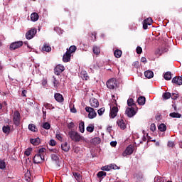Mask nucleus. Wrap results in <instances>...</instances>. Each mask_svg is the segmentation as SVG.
Wrapping results in <instances>:
<instances>
[{
  "instance_id": "f257e3e1",
  "label": "nucleus",
  "mask_w": 182,
  "mask_h": 182,
  "mask_svg": "<svg viewBox=\"0 0 182 182\" xmlns=\"http://www.w3.org/2000/svg\"><path fill=\"white\" fill-rule=\"evenodd\" d=\"M68 136L73 141H75V143H79V141H86V138L83 136H81L77 133V132L75 131H70L68 132Z\"/></svg>"
},
{
  "instance_id": "f03ea898",
  "label": "nucleus",
  "mask_w": 182,
  "mask_h": 182,
  "mask_svg": "<svg viewBox=\"0 0 182 182\" xmlns=\"http://www.w3.org/2000/svg\"><path fill=\"white\" fill-rule=\"evenodd\" d=\"M13 122L15 126H19V124H21V114L19 112H14L13 115Z\"/></svg>"
},
{
  "instance_id": "7ed1b4c3",
  "label": "nucleus",
  "mask_w": 182,
  "mask_h": 182,
  "mask_svg": "<svg viewBox=\"0 0 182 182\" xmlns=\"http://www.w3.org/2000/svg\"><path fill=\"white\" fill-rule=\"evenodd\" d=\"M33 160L34 164H41V163H43V161H45V156L39 154H36L34 156Z\"/></svg>"
},
{
  "instance_id": "20e7f679",
  "label": "nucleus",
  "mask_w": 182,
  "mask_h": 182,
  "mask_svg": "<svg viewBox=\"0 0 182 182\" xmlns=\"http://www.w3.org/2000/svg\"><path fill=\"white\" fill-rule=\"evenodd\" d=\"M86 112H87L89 119H95L97 116V113L95 112V109L90 107H85Z\"/></svg>"
},
{
  "instance_id": "39448f33",
  "label": "nucleus",
  "mask_w": 182,
  "mask_h": 182,
  "mask_svg": "<svg viewBox=\"0 0 182 182\" xmlns=\"http://www.w3.org/2000/svg\"><path fill=\"white\" fill-rule=\"evenodd\" d=\"M23 46V41H16V42L12 43L10 45V50H15L16 49H18V48H21Z\"/></svg>"
},
{
  "instance_id": "423d86ee",
  "label": "nucleus",
  "mask_w": 182,
  "mask_h": 182,
  "mask_svg": "<svg viewBox=\"0 0 182 182\" xmlns=\"http://www.w3.org/2000/svg\"><path fill=\"white\" fill-rule=\"evenodd\" d=\"M134 151V146L133 145H129L125 151L123 152L122 155L126 157V156H130V154H133Z\"/></svg>"
},
{
  "instance_id": "0eeeda50",
  "label": "nucleus",
  "mask_w": 182,
  "mask_h": 182,
  "mask_svg": "<svg viewBox=\"0 0 182 182\" xmlns=\"http://www.w3.org/2000/svg\"><path fill=\"white\" fill-rule=\"evenodd\" d=\"M37 30L36 28H31L26 33V38L28 41L32 39L35 35H36Z\"/></svg>"
},
{
  "instance_id": "6e6552de",
  "label": "nucleus",
  "mask_w": 182,
  "mask_h": 182,
  "mask_svg": "<svg viewBox=\"0 0 182 182\" xmlns=\"http://www.w3.org/2000/svg\"><path fill=\"white\" fill-rule=\"evenodd\" d=\"M65 70V66L62 65H58L55 68H54V73L55 75H57V76H59Z\"/></svg>"
},
{
  "instance_id": "1a4fd4ad",
  "label": "nucleus",
  "mask_w": 182,
  "mask_h": 182,
  "mask_svg": "<svg viewBox=\"0 0 182 182\" xmlns=\"http://www.w3.org/2000/svg\"><path fill=\"white\" fill-rule=\"evenodd\" d=\"M126 114L128 117H133L136 114V110H134V107H128L126 109Z\"/></svg>"
},
{
  "instance_id": "9d476101",
  "label": "nucleus",
  "mask_w": 182,
  "mask_h": 182,
  "mask_svg": "<svg viewBox=\"0 0 182 182\" xmlns=\"http://www.w3.org/2000/svg\"><path fill=\"white\" fill-rule=\"evenodd\" d=\"M119 112V108L117 107H113L109 112V116L112 119H114L117 116V112Z\"/></svg>"
},
{
  "instance_id": "9b49d317",
  "label": "nucleus",
  "mask_w": 182,
  "mask_h": 182,
  "mask_svg": "<svg viewBox=\"0 0 182 182\" xmlns=\"http://www.w3.org/2000/svg\"><path fill=\"white\" fill-rule=\"evenodd\" d=\"M107 87L108 89H114L116 87V80L110 79L107 82Z\"/></svg>"
},
{
  "instance_id": "f8f14e48",
  "label": "nucleus",
  "mask_w": 182,
  "mask_h": 182,
  "mask_svg": "<svg viewBox=\"0 0 182 182\" xmlns=\"http://www.w3.org/2000/svg\"><path fill=\"white\" fill-rule=\"evenodd\" d=\"M54 99H55L56 102L58 103H63L65 101V98H63V95L60 93H55L54 95Z\"/></svg>"
},
{
  "instance_id": "ddd939ff",
  "label": "nucleus",
  "mask_w": 182,
  "mask_h": 182,
  "mask_svg": "<svg viewBox=\"0 0 182 182\" xmlns=\"http://www.w3.org/2000/svg\"><path fill=\"white\" fill-rule=\"evenodd\" d=\"M90 104L91 107H99V100H97V99L95 98V97H92L90 100Z\"/></svg>"
},
{
  "instance_id": "4468645a",
  "label": "nucleus",
  "mask_w": 182,
  "mask_h": 182,
  "mask_svg": "<svg viewBox=\"0 0 182 182\" xmlns=\"http://www.w3.org/2000/svg\"><path fill=\"white\" fill-rule=\"evenodd\" d=\"M72 56V54L69 51H67L63 56V60L65 62V63L68 62H70V58Z\"/></svg>"
},
{
  "instance_id": "2eb2a0df",
  "label": "nucleus",
  "mask_w": 182,
  "mask_h": 182,
  "mask_svg": "<svg viewBox=\"0 0 182 182\" xmlns=\"http://www.w3.org/2000/svg\"><path fill=\"white\" fill-rule=\"evenodd\" d=\"M172 83H173L174 85H178V86H181L182 77H174L172 79Z\"/></svg>"
},
{
  "instance_id": "dca6fc26",
  "label": "nucleus",
  "mask_w": 182,
  "mask_h": 182,
  "mask_svg": "<svg viewBox=\"0 0 182 182\" xmlns=\"http://www.w3.org/2000/svg\"><path fill=\"white\" fill-rule=\"evenodd\" d=\"M51 50H52V48L50 47L49 43H44L41 48V52H50Z\"/></svg>"
},
{
  "instance_id": "f3484780",
  "label": "nucleus",
  "mask_w": 182,
  "mask_h": 182,
  "mask_svg": "<svg viewBox=\"0 0 182 182\" xmlns=\"http://www.w3.org/2000/svg\"><path fill=\"white\" fill-rule=\"evenodd\" d=\"M117 124H118L119 127H120L122 130H124V129H126V124L124 123V120H123V119H118L117 121Z\"/></svg>"
},
{
  "instance_id": "a211bd4d",
  "label": "nucleus",
  "mask_w": 182,
  "mask_h": 182,
  "mask_svg": "<svg viewBox=\"0 0 182 182\" xmlns=\"http://www.w3.org/2000/svg\"><path fill=\"white\" fill-rule=\"evenodd\" d=\"M54 164V167L55 168L59 171V170L62 169V161H60V159L57 161H54L53 162Z\"/></svg>"
},
{
  "instance_id": "6ab92c4d",
  "label": "nucleus",
  "mask_w": 182,
  "mask_h": 182,
  "mask_svg": "<svg viewBox=\"0 0 182 182\" xmlns=\"http://www.w3.org/2000/svg\"><path fill=\"white\" fill-rule=\"evenodd\" d=\"M30 143H31V144L33 146H39V144H41V139L38 137L36 139H31L30 140Z\"/></svg>"
},
{
  "instance_id": "aec40b11",
  "label": "nucleus",
  "mask_w": 182,
  "mask_h": 182,
  "mask_svg": "<svg viewBox=\"0 0 182 182\" xmlns=\"http://www.w3.org/2000/svg\"><path fill=\"white\" fill-rule=\"evenodd\" d=\"M144 76L147 79H151L154 76V73L151 70H147L144 72Z\"/></svg>"
},
{
  "instance_id": "412c9836",
  "label": "nucleus",
  "mask_w": 182,
  "mask_h": 182,
  "mask_svg": "<svg viewBox=\"0 0 182 182\" xmlns=\"http://www.w3.org/2000/svg\"><path fill=\"white\" fill-rule=\"evenodd\" d=\"M137 102L140 106H143L146 104V97L140 96L137 100Z\"/></svg>"
},
{
  "instance_id": "4be33fe9",
  "label": "nucleus",
  "mask_w": 182,
  "mask_h": 182,
  "mask_svg": "<svg viewBox=\"0 0 182 182\" xmlns=\"http://www.w3.org/2000/svg\"><path fill=\"white\" fill-rule=\"evenodd\" d=\"M38 19H39V14H38V13H36V12L32 13L31 15V20L33 22H36V21H38Z\"/></svg>"
},
{
  "instance_id": "5701e85b",
  "label": "nucleus",
  "mask_w": 182,
  "mask_h": 182,
  "mask_svg": "<svg viewBox=\"0 0 182 182\" xmlns=\"http://www.w3.org/2000/svg\"><path fill=\"white\" fill-rule=\"evenodd\" d=\"M2 132L5 134H9L11 133V127H9V125L4 126L2 127Z\"/></svg>"
},
{
  "instance_id": "b1692460",
  "label": "nucleus",
  "mask_w": 182,
  "mask_h": 182,
  "mask_svg": "<svg viewBox=\"0 0 182 182\" xmlns=\"http://www.w3.org/2000/svg\"><path fill=\"white\" fill-rule=\"evenodd\" d=\"M61 149H62V150H63V151L67 152V151H69V150L70 149V146H69L68 142H65V143L61 144Z\"/></svg>"
},
{
  "instance_id": "393cba45",
  "label": "nucleus",
  "mask_w": 182,
  "mask_h": 182,
  "mask_svg": "<svg viewBox=\"0 0 182 182\" xmlns=\"http://www.w3.org/2000/svg\"><path fill=\"white\" fill-rule=\"evenodd\" d=\"M73 176L77 181H80V180H82V175L79 173V172H73Z\"/></svg>"
},
{
  "instance_id": "a878e982",
  "label": "nucleus",
  "mask_w": 182,
  "mask_h": 182,
  "mask_svg": "<svg viewBox=\"0 0 182 182\" xmlns=\"http://www.w3.org/2000/svg\"><path fill=\"white\" fill-rule=\"evenodd\" d=\"M165 80H171V72L168 71L164 75Z\"/></svg>"
},
{
  "instance_id": "bb28decb",
  "label": "nucleus",
  "mask_w": 182,
  "mask_h": 182,
  "mask_svg": "<svg viewBox=\"0 0 182 182\" xmlns=\"http://www.w3.org/2000/svg\"><path fill=\"white\" fill-rule=\"evenodd\" d=\"M28 129L31 130V132H34V133L38 132V128H36V126L33 124H30L28 125Z\"/></svg>"
},
{
  "instance_id": "cd10ccee",
  "label": "nucleus",
  "mask_w": 182,
  "mask_h": 182,
  "mask_svg": "<svg viewBox=\"0 0 182 182\" xmlns=\"http://www.w3.org/2000/svg\"><path fill=\"white\" fill-rule=\"evenodd\" d=\"M46 153V149L45 148H41L37 151V154H40L41 156H43V157H45Z\"/></svg>"
},
{
  "instance_id": "c85d7f7f",
  "label": "nucleus",
  "mask_w": 182,
  "mask_h": 182,
  "mask_svg": "<svg viewBox=\"0 0 182 182\" xmlns=\"http://www.w3.org/2000/svg\"><path fill=\"white\" fill-rule=\"evenodd\" d=\"M127 105L129 107H135L136 104L134 103V100H133V98H129L127 100Z\"/></svg>"
},
{
  "instance_id": "c756f323",
  "label": "nucleus",
  "mask_w": 182,
  "mask_h": 182,
  "mask_svg": "<svg viewBox=\"0 0 182 182\" xmlns=\"http://www.w3.org/2000/svg\"><path fill=\"white\" fill-rule=\"evenodd\" d=\"M169 116L173 118L180 119V117H181V114L177 112H172L169 114Z\"/></svg>"
},
{
  "instance_id": "7c9ffc66",
  "label": "nucleus",
  "mask_w": 182,
  "mask_h": 182,
  "mask_svg": "<svg viewBox=\"0 0 182 182\" xmlns=\"http://www.w3.org/2000/svg\"><path fill=\"white\" fill-rule=\"evenodd\" d=\"M122 50L119 49L115 50V51L114 52V55L115 58H117L122 57Z\"/></svg>"
},
{
  "instance_id": "2f4dec72",
  "label": "nucleus",
  "mask_w": 182,
  "mask_h": 182,
  "mask_svg": "<svg viewBox=\"0 0 182 182\" xmlns=\"http://www.w3.org/2000/svg\"><path fill=\"white\" fill-rule=\"evenodd\" d=\"M79 130L81 133H85V122H80Z\"/></svg>"
},
{
  "instance_id": "473e14b6",
  "label": "nucleus",
  "mask_w": 182,
  "mask_h": 182,
  "mask_svg": "<svg viewBox=\"0 0 182 182\" xmlns=\"http://www.w3.org/2000/svg\"><path fill=\"white\" fill-rule=\"evenodd\" d=\"M76 49H77V48H76V46H71L67 50V52H69L70 55H72V53L76 52Z\"/></svg>"
},
{
  "instance_id": "72a5a7b5",
  "label": "nucleus",
  "mask_w": 182,
  "mask_h": 182,
  "mask_svg": "<svg viewBox=\"0 0 182 182\" xmlns=\"http://www.w3.org/2000/svg\"><path fill=\"white\" fill-rule=\"evenodd\" d=\"M24 177H25L26 181L27 182L31 181V171H27V172L24 175Z\"/></svg>"
},
{
  "instance_id": "f704fd0d",
  "label": "nucleus",
  "mask_w": 182,
  "mask_h": 182,
  "mask_svg": "<svg viewBox=\"0 0 182 182\" xmlns=\"http://www.w3.org/2000/svg\"><path fill=\"white\" fill-rule=\"evenodd\" d=\"M158 129L160 132H166L167 130V127L164 124H161L159 127Z\"/></svg>"
},
{
  "instance_id": "c9c22d12",
  "label": "nucleus",
  "mask_w": 182,
  "mask_h": 182,
  "mask_svg": "<svg viewBox=\"0 0 182 182\" xmlns=\"http://www.w3.org/2000/svg\"><path fill=\"white\" fill-rule=\"evenodd\" d=\"M162 97L164 100H167L171 97V93L170 92H165L163 94Z\"/></svg>"
},
{
  "instance_id": "e433bc0d",
  "label": "nucleus",
  "mask_w": 182,
  "mask_h": 182,
  "mask_svg": "<svg viewBox=\"0 0 182 182\" xmlns=\"http://www.w3.org/2000/svg\"><path fill=\"white\" fill-rule=\"evenodd\" d=\"M50 157H51V160H52L53 163L60 160L59 156L55 154H51Z\"/></svg>"
},
{
  "instance_id": "4c0bfd02",
  "label": "nucleus",
  "mask_w": 182,
  "mask_h": 182,
  "mask_svg": "<svg viewBox=\"0 0 182 182\" xmlns=\"http://www.w3.org/2000/svg\"><path fill=\"white\" fill-rule=\"evenodd\" d=\"M92 52L95 55H99L100 53V48L97 46H94L92 48Z\"/></svg>"
},
{
  "instance_id": "58836bf2",
  "label": "nucleus",
  "mask_w": 182,
  "mask_h": 182,
  "mask_svg": "<svg viewBox=\"0 0 182 182\" xmlns=\"http://www.w3.org/2000/svg\"><path fill=\"white\" fill-rule=\"evenodd\" d=\"M98 178H102V177H106V172L101 171H99L97 174Z\"/></svg>"
},
{
  "instance_id": "ea45409f",
  "label": "nucleus",
  "mask_w": 182,
  "mask_h": 182,
  "mask_svg": "<svg viewBox=\"0 0 182 182\" xmlns=\"http://www.w3.org/2000/svg\"><path fill=\"white\" fill-rule=\"evenodd\" d=\"M6 165L5 164V161L4 160H0V169L4 170V168H6Z\"/></svg>"
},
{
  "instance_id": "a19ab883",
  "label": "nucleus",
  "mask_w": 182,
  "mask_h": 182,
  "mask_svg": "<svg viewBox=\"0 0 182 182\" xmlns=\"http://www.w3.org/2000/svg\"><path fill=\"white\" fill-rule=\"evenodd\" d=\"M44 107L46 109H49L50 110H52V109H55V107H53V105H52V104H49V103L44 104Z\"/></svg>"
},
{
  "instance_id": "79ce46f5",
  "label": "nucleus",
  "mask_w": 182,
  "mask_h": 182,
  "mask_svg": "<svg viewBox=\"0 0 182 182\" xmlns=\"http://www.w3.org/2000/svg\"><path fill=\"white\" fill-rule=\"evenodd\" d=\"M145 23H147L148 25H151L153 23V19L151 18H147L144 21Z\"/></svg>"
},
{
  "instance_id": "37998d69",
  "label": "nucleus",
  "mask_w": 182,
  "mask_h": 182,
  "mask_svg": "<svg viewBox=\"0 0 182 182\" xmlns=\"http://www.w3.org/2000/svg\"><path fill=\"white\" fill-rule=\"evenodd\" d=\"M43 129H46V130H49L50 129V124L48 122H45L43 124Z\"/></svg>"
},
{
  "instance_id": "c03bdc74",
  "label": "nucleus",
  "mask_w": 182,
  "mask_h": 182,
  "mask_svg": "<svg viewBox=\"0 0 182 182\" xmlns=\"http://www.w3.org/2000/svg\"><path fill=\"white\" fill-rule=\"evenodd\" d=\"M31 153H32V148H28L25 151L24 154L25 156H31Z\"/></svg>"
},
{
  "instance_id": "a18cd8bd",
  "label": "nucleus",
  "mask_w": 182,
  "mask_h": 182,
  "mask_svg": "<svg viewBox=\"0 0 182 182\" xmlns=\"http://www.w3.org/2000/svg\"><path fill=\"white\" fill-rule=\"evenodd\" d=\"M93 142L95 143V144H100L101 139L99 137H95L92 139Z\"/></svg>"
},
{
  "instance_id": "49530a36",
  "label": "nucleus",
  "mask_w": 182,
  "mask_h": 182,
  "mask_svg": "<svg viewBox=\"0 0 182 182\" xmlns=\"http://www.w3.org/2000/svg\"><path fill=\"white\" fill-rule=\"evenodd\" d=\"M105 107L100 108V109L97 110V113L99 114V116H102V114H103V113H105Z\"/></svg>"
},
{
  "instance_id": "de8ad7c7",
  "label": "nucleus",
  "mask_w": 182,
  "mask_h": 182,
  "mask_svg": "<svg viewBox=\"0 0 182 182\" xmlns=\"http://www.w3.org/2000/svg\"><path fill=\"white\" fill-rule=\"evenodd\" d=\"M94 131H95V126L87 127V132H89L90 133H93Z\"/></svg>"
},
{
  "instance_id": "09e8293b",
  "label": "nucleus",
  "mask_w": 182,
  "mask_h": 182,
  "mask_svg": "<svg viewBox=\"0 0 182 182\" xmlns=\"http://www.w3.org/2000/svg\"><path fill=\"white\" fill-rule=\"evenodd\" d=\"M53 85L55 87H58L59 86V80H56V77H53Z\"/></svg>"
},
{
  "instance_id": "8fccbe9b",
  "label": "nucleus",
  "mask_w": 182,
  "mask_h": 182,
  "mask_svg": "<svg viewBox=\"0 0 182 182\" xmlns=\"http://www.w3.org/2000/svg\"><path fill=\"white\" fill-rule=\"evenodd\" d=\"M110 170H117L119 167L116 164H110L109 165Z\"/></svg>"
},
{
  "instance_id": "3c124183",
  "label": "nucleus",
  "mask_w": 182,
  "mask_h": 182,
  "mask_svg": "<svg viewBox=\"0 0 182 182\" xmlns=\"http://www.w3.org/2000/svg\"><path fill=\"white\" fill-rule=\"evenodd\" d=\"M142 52H143V49L141 48V47L140 46L136 47V53L138 55L141 54Z\"/></svg>"
},
{
  "instance_id": "603ef678",
  "label": "nucleus",
  "mask_w": 182,
  "mask_h": 182,
  "mask_svg": "<svg viewBox=\"0 0 182 182\" xmlns=\"http://www.w3.org/2000/svg\"><path fill=\"white\" fill-rule=\"evenodd\" d=\"M102 170L104 171H110V165L104 166Z\"/></svg>"
},
{
  "instance_id": "864d4df0",
  "label": "nucleus",
  "mask_w": 182,
  "mask_h": 182,
  "mask_svg": "<svg viewBox=\"0 0 182 182\" xmlns=\"http://www.w3.org/2000/svg\"><path fill=\"white\" fill-rule=\"evenodd\" d=\"M150 130L151 132H156V124H151L150 127Z\"/></svg>"
},
{
  "instance_id": "5fc2aeb1",
  "label": "nucleus",
  "mask_w": 182,
  "mask_h": 182,
  "mask_svg": "<svg viewBox=\"0 0 182 182\" xmlns=\"http://www.w3.org/2000/svg\"><path fill=\"white\" fill-rule=\"evenodd\" d=\"M168 48H162L161 50H159V53L160 55H161V53H165L166 52H168Z\"/></svg>"
},
{
  "instance_id": "6e6d98bb",
  "label": "nucleus",
  "mask_w": 182,
  "mask_h": 182,
  "mask_svg": "<svg viewBox=\"0 0 182 182\" xmlns=\"http://www.w3.org/2000/svg\"><path fill=\"white\" fill-rule=\"evenodd\" d=\"M68 129H73V127H75V123H73V122H70V123L68 124Z\"/></svg>"
},
{
  "instance_id": "4d7b16f0",
  "label": "nucleus",
  "mask_w": 182,
  "mask_h": 182,
  "mask_svg": "<svg viewBox=\"0 0 182 182\" xmlns=\"http://www.w3.org/2000/svg\"><path fill=\"white\" fill-rule=\"evenodd\" d=\"M91 35H92V36L94 37V38L92 37V38L93 42H95L96 41V35H97L96 32L91 33Z\"/></svg>"
},
{
  "instance_id": "13d9d810",
  "label": "nucleus",
  "mask_w": 182,
  "mask_h": 182,
  "mask_svg": "<svg viewBox=\"0 0 182 182\" xmlns=\"http://www.w3.org/2000/svg\"><path fill=\"white\" fill-rule=\"evenodd\" d=\"M50 146H56V141L53 140V139H51L50 141Z\"/></svg>"
},
{
  "instance_id": "bf43d9fd",
  "label": "nucleus",
  "mask_w": 182,
  "mask_h": 182,
  "mask_svg": "<svg viewBox=\"0 0 182 182\" xmlns=\"http://www.w3.org/2000/svg\"><path fill=\"white\" fill-rule=\"evenodd\" d=\"M168 147H174V142L172 141H169L168 142Z\"/></svg>"
},
{
  "instance_id": "052dcab7",
  "label": "nucleus",
  "mask_w": 182,
  "mask_h": 182,
  "mask_svg": "<svg viewBox=\"0 0 182 182\" xmlns=\"http://www.w3.org/2000/svg\"><path fill=\"white\" fill-rule=\"evenodd\" d=\"M110 144L112 146V147H116V146H117V141H111Z\"/></svg>"
},
{
  "instance_id": "680f3d73",
  "label": "nucleus",
  "mask_w": 182,
  "mask_h": 182,
  "mask_svg": "<svg viewBox=\"0 0 182 182\" xmlns=\"http://www.w3.org/2000/svg\"><path fill=\"white\" fill-rule=\"evenodd\" d=\"M43 118L46 119V109L43 107Z\"/></svg>"
},
{
  "instance_id": "e2e57ef3",
  "label": "nucleus",
  "mask_w": 182,
  "mask_h": 182,
  "mask_svg": "<svg viewBox=\"0 0 182 182\" xmlns=\"http://www.w3.org/2000/svg\"><path fill=\"white\" fill-rule=\"evenodd\" d=\"M177 97H178V96H177V94H176V93L172 94L171 99H173V100H176L177 99Z\"/></svg>"
},
{
  "instance_id": "0e129e2a",
  "label": "nucleus",
  "mask_w": 182,
  "mask_h": 182,
  "mask_svg": "<svg viewBox=\"0 0 182 182\" xmlns=\"http://www.w3.org/2000/svg\"><path fill=\"white\" fill-rule=\"evenodd\" d=\"M148 26H149V24L146 23H144V21L143 22V29H144V30L147 29Z\"/></svg>"
},
{
  "instance_id": "69168bd1",
  "label": "nucleus",
  "mask_w": 182,
  "mask_h": 182,
  "mask_svg": "<svg viewBox=\"0 0 182 182\" xmlns=\"http://www.w3.org/2000/svg\"><path fill=\"white\" fill-rule=\"evenodd\" d=\"M26 93H28V92L25 90H23L21 92V96L26 97Z\"/></svg>"
},
{
  "instance_id": "338daca9",
  "label": "nucleus",
  "mask_w": 182,
  "mask_h": 182,
  "mask_svg": "<svg viewBox=\"0 0 182 182\" xmlns=\"http://www.w3.org/2000/svg\"><path fill=\"white\" fill-rule=\"evenodd\" d=\"M83 78L85 79V80H88L89 76L87 75V73L83 74Z\"/></svg>"
},
{
  "instance_id": "774afa93",
  "label": "nucleus",
  "mask_w": 182,
  "mask_h": 182,
  "mask_svg": "<svg viewBox=\"0 0 182 182\" xmlns=\"http://www.w3.org/2000/svg\"><path fill=\"white\" fill-rule=\"evenodd\" d=\"M56 139H58V140H62V135H60V134H57Z\"/></svg>"
}]
</instances>
